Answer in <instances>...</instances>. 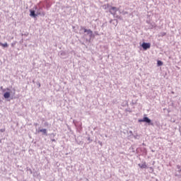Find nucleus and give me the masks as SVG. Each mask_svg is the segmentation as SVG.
Returning <instances> with one entry per match:
<instances>
[{
  "mask_svg": "<svg viewBox=\"0 0 181 181\" xmlns=\"http://www.w3.org/2000/svg\"><path fill=\"white\" fill-rule=\"evenodd\" d=\"M157 64H158V66H163V62H162V61H158Z\"/></svg>",
  "mask_w": 181,
  "mask_h": 181,
  "instance_id": "9d476101",
  "label": "nucleus"
},
{
  "mask_svg": "<svg viewBox=\"0 0 181 181\" xmlns=\"http://www.w3.org/2000/svg\"><path fill=\"white\" fill-rule=\"evenodd\" d=\"M141 47H143L144 50H148V49H151V43L143 42L141 45Z\"/></svg>",
  "mask_w": 181,
  "mask_h": 181,
  "instance_id": "f257e3e1",
  "label": "nucleus"
},
{
  "mask_svg": "<svg viewBox=\"0 0 181 181\" xmlns=\"http://www.w3.org/2000/svg\"><path fill=\"white\" fill-rule=\"evenodd\" d=\"M139 168H141V169H146V168H147V165H146V163H143V164H139Z\"/></svg>",
  "mask_w": 181,
  "mask_h": 181,
  "instance_id": "20e7f679",
  "label": "nucleus"
},
{
  "mask_svg": "<svg viewBox=\"0 0 181 181\" xmlns=\"http://www.w3.org/2000/svg\"><path fill=\"white\" fill-rule=\"evenodd\" d=\"M30 16H33V18H36V13H35V11L30 10Z\"/></svg>",
  "mask_w": 181,
  "mask_h": 181,
  "instance_id": "423d86ee",
  "label": "nucleus"
},
{
  "mask_svg": "<svg viewBox=\"0 0 181 181\" xmlns=\"http://www.w3.org/2000/svg\"><path fill=\"white\" fill-rule=\"evenodd\" d=\"M83 30H84V33H90V34L93 33V31H92L91 30H87V29H86V28H83Z\"/></svg>",
  "mask_w": 181,
  "mask_h": 181,
  "instance_id": "1a4fd4ad",
  "label": "nucleus"
},
{
  "mask_svg": "<svg viewBox=\"0 0 181 181\" xmlns=\"http://www.w3.org/2000/svg\"><path fill=\"white\" fill-rule=\"evenodd\" d=\"M39 132H42V134H45V135H47V130L46 129H40Z\"/></svg>",
  "mask_w": 181,
  "mask_h": 181,
  "instance_id": "0eeeda50",
  "label": "nucleus"
},
{
  "mask_svg": "<svg viewBox=\"0 0 181 181\" xmlns=\"http://www.w3.org/2000/svg\"><path fill=\"white\" fill-rule=\"evenodd\" d=\"M11 46H12V47H13L15 46V43H12Z\"/></svg>",
  "mask_w": 181,
  "mask_h": 181,
  "instance_id": "9b49d317",
  "label": "nucleus"
},
{
  "mask_svg": "<svg viewBox=\"0 0 181 181\" xmlns=\"http://www.w3.org/2000/svg\"><path fill=\"white\" fill-rule=\"evenodd\" d=\"M4 98H9V97H11V93L9 92H6L4 94Z\"/></svg>",
  "mask_w": 181,
  "mask_h": 181,
  "instance_id": "39448f33",
  "label": "nucleus"
},
{
  "mask_svg": "<svg viewBox=\"0 0 181 181\" xmlns=\"http://www.w3.org/2000/svg\"><path fill=\"white\" fill-rule=\"evenodd\" d=\"M139 122H147V124H151V120L148 117H145L143 119H139Z\"/></svg>",
  "mask_w": 181,
  "mask_h": 181,
  "instance_id": "f03ea898",
  "label": "nucleus"
},
{
  "mask_svg": "<svg viewBox=\"0 0 181 181\" xmlns=\"http://www.w3.org/2000/svg\"><path fill=\"white\" fill-rule=\"evenodd\" d=\"M117 7H111L110 9V12L112 13V15H115L117 13Z\"/></svg>",
  "mask_w": 181,
  "mask_h": 181,
  "instance_id": "7ed1b4c3",
  "label": "nucleus"
},
{
  "mask_svg": "<svg viewBox=\"0 0 181 181\" xmlns=\"http://www.w3.org/2000/svg\"><path fill=\"white\" fill-rule=\"evenodd\" d=\"M0 46H2V47H8V43L6 42V43H2L0 42Z\"/></svg>",
  "mask_w": 181,
  "mask_h": 181,
  "instance_id": "6e6552de",
  "label": "nucleus"
}]
</instances>
